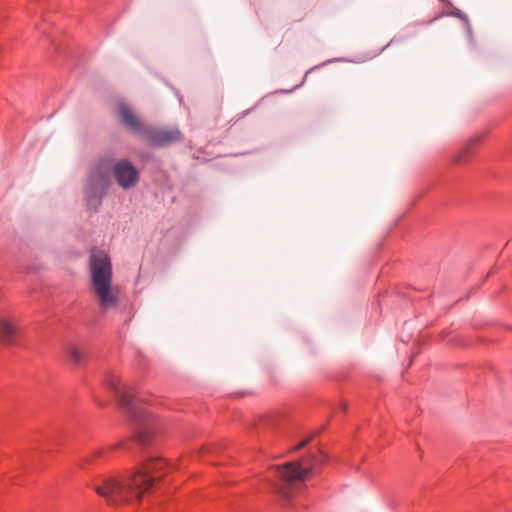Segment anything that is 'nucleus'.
I'll return each instance as SVG.
<instances>
[{"label":"nucleus","mask_w":512,"mask_h":512,"mask_svg":"<svg viewBox=\"0 0 512 512\" xmlns=\"http://www.w3.org/2000/svg\"><path fill=\"white\" fill-rule=\"evenodd\" d=\"M104 380L113 394L118 409L133 427L131 438L121 446L140 455L137 467L127 477L104 479L96 489L108 505L120 506L138 501L146 493L156 489L168 473L179 469L180 466L166 459L155 449L156 428L150 414L142 407L141 397L122 385L114 376L106 375Z\"/></svg>","instance_id":"f257e3e1"},{"label":"nucleus","mask_w":512,"mask_h":512,"mask_svg":"<svg viewBox=\"0 0 512 512\" xmlns=\"http://www.w3.org/2000/svg\"><path fill=\"white\" fill-rule=\"evenodd\" d=\"M141 171L128 157L115 159L111 155L101 156L90 169L84 189L87 209L97 212L112 184V179L124 191L136 187Z\"/></svg>","instance_id":"f03ea898"},{"label":"nucleus","mask_w":512,"mask_h":512,"mask_svg":"<svg viewBox=\"0 0 512 512\" xmlns=\"http://www.w3.org/2000/svg\"><path fill=\"white\" fill-rule=\"evenodd\" d=\"M314 447L317 448L318 443L311 446L300 458L273 465L269 469L266 476L269 488L282 506H297L294 494L305 486V482L315 475L321 464L326 461L327 456L322 451L318 450L319 455L312 452Z\"/></svg>","instance_id":"7ed1b4c3"},{"label":"nucleus","mask_w":512,"mask_h":512,"mask_svg":"<svg viewBox=\"0 0 512 512\" xmlns=\"http://www.w3.org/2000/svg\"><path fill=\"white\" fill-rule=\"evenodd\" d=\"M254 430L258 438L266 442L274 438L283 439L286 442V452L306 447L314 441L316 436V433L302 428L288 412L261 418Z\"/></svg>","instance_id":"20e7f679"},{"label":"nucleus","mask_w":512,"mask_h":512,"mask_svg":"<svg viewBox=\"0 0 512 512\" xmlns=\"http://www.w3.org/2000/svg\"><path fill=\"white\" fill-rule=\"evenodd\" d=\"M121 124L137 136L143 137L150 146L164 147L178 141L181 132L178 128L158 129L145 125L124 102L118 104Z\"/></svg>","instance_id":"39448f33"},{"label":"nucleus","mask_w":512,"mask_h":512,"mask_svg":"<svg viewBox=\"0 0 512 512\" xmlns=\"http://www.w3.org/2000/svg\"><path fill=\"white\" fill-rule=\"evenodd\" d=\"M92 287L112 285V265L110 257L104 252H92L89 261Z\"/></svg>","instance_id":"423d86ee"},{"label":"nucleus","mask_w":512,"mask_h":512,"mask_svg":"<svg viewBox=\"0 0 512 512\" xmlns=\"http://www.w3.org/2000/svg\"><path fill=\"white\" fill-rule=\"evenodd\" d=\"M20 340L18 327L8 318L0 316V343L3 345H17Z\"/></svg>","instance_id":"0eeeda50"},{"label":"nucleus","mask_w":512,"mask_h":512,"mask_svg":"<svg viewBox=\"0 0 512 512\" xmlns=\"http://www.w3.org/2000/svg\"><path fill=\"white\" fill-rule=\"evenodd\" d=\"M94 292L98 296L100 308L105 311L114 306L118 299L111 291V285H103L93 287Z\"/></svg>","instance_id":"6e6552de"},{"label":"nucleus","mask_w":512,"mask_h":512,"mask_svg":"<svg viewBox=\"0 0 512 512\" xmlns=\"http://www.w3.org/2000/svg\"><path fill=\"white\" fill-rule=\"evenodd\" d=\"M440 1L444 5L450 6L452 8V11L445 12L442 15L456 17V18L460 19L463 22V24H464V28L466 30L467 37L469 39V43L471 45H473V43H474L473 31H472V28H471L468 16L464 12H462L460 9L454 7L449 0H440Z\"/></svg>","instance_id":"1a4fd4ad"},{"label":"nucleus","mask_w":512,"mask_h":512,"mask_svg":"<svg viewBox=\"0 0 512 512\" xmlns=\"http://www.w3.org/2000/svg\"><path fill=\"white\" fill-rule=\"evenodd\" d=\"M353 60H350V59H347V58H332V59H328L318 65H315L313 67H311L309 70L306 71L304 77H303V80L301 81V83L297 84L296 86H294L293 88L291 89H281L279 90L278 92L279 93H284V94H288V93H292L293 91H295L297 88L301 87L303 85V83L306 81V78L308 76V74H310L311 72L323 67V66H326L330 63H333V62H352Z\"/></svg>","instance_id":"9d476101"},{"label":"nucleus","mask_w":512,"mask_h":512,"mask_svg":"<svg viewBox=\"0 0 512 512\" xmlns=\"http://www.w3.org/2000/svg\"><path fill=\"white\" fill-rule=\"evenodd\" d=\"M47 38L55 53H57L60 57H64L66 60L74 57L75 52L71 47L61 43L52 35H47Z\"/></svg>","instance_id":"9b49d317"},{"label":"nucleus","mask_w":512,"mask_h":512,"mask_svg":"<svg viewBox=\"0 0 512 512\" xmlns=\"http://www.w3.org/2000/svg\"><path fill=\"white\" fill-rule=\"evenodd\" d=\"M67 356L75 365H82L89 357V353L75 345L69 344L66 350Z\"/></svg>","instance_id":"f8f14e48"},{"label":"nucleus","mask_w":512,"mask_h":512,"mask_svg":"<svg viewBox=\"0 0 512 512\" xmlns=\"http://www.w3.org/2000/svg\"><path fill=\"white\" fill-rule=\"evenodd\" d=\"M208 453L221 456L218 463H234L236 460L226 445H219L209 449Z\"/></svg>","instance_id":"ddd939ff"},{"label":"nucleus","mask_w":512,"mask_h":512,"mask_svg":"<svg viewBox=\"0 0 512 512\" xmlns=\"http://www.w3.org/2000/svg\"><path fill=\"white\" fill-rule=\"evenodd\" d=\"M325 407L328 413H346L348 404L345 400H339L337 403H326Z\"/></svg>","instance_id":"4468645a"},{"label":"nucleus","mask_w":512,"mask_h":512,"mask_svg":"<svg viewBox=\"0 0 512 512\" xmlns=\"http://www.w3.org/2000/svg\"><path fill=\"white\" fill-rule=\"evenodd\" d=\"M470 154H471V148L466 147L461 153L454 155L452 160L456 164H461L466 161V159L470 156Z\"/></svg>","instance_id":"2eb2a0df"},{"label":"nucleus","mask_w":512,"mask_h":512,"mask_svg":"<svg viewBox=\"0 0 512 512\" xmlns=\"http://www.w3.org/2000/svg\"><path fill=\"white\" fill-rule=\"evenodd\" d=\"M399 41H400V39H399V38H397L396 36H395V37H393V38L389 41V43H387L384 47H382V48H381L377 53H375V54L371 55V56L369 57V59H372L373 57H375V56L379 55V54H380L381 52H383L387 47H389L390 45H392V44H394V43H396V42H399Z\"/></svg>","instance_id":"dca6fc26"},{"label":"nucleus","mask_w":512,"mask_h":512,"mask_svg":"<svg viewBox=\"0 0 512 512\" xmlns=\"http://www.w3.org/2000/svg\"><path fill=\"white\" fill-rule=\"evenodd\" d=\"M5 19V7L0 3V23Z\"/></svg>","instance_id":"f3484780"},{"label":"nucleus","mask_w":512,"mask_h":512,"mask_svg":"<svg viewBox=\"0 0 512 512\" xmlns=\"http://www.w3.org/2000/svg\"><path fill=\"white\" fill-rule=\"evenodd\" d=\"M101 455H102V452L101 451H97L93 455H91V456H89L87 458V462H90V461H92L93 458L100 457Z\"/></svg>","instance_id":"a211bd4d"},{"label":"nucleus","mask_w":512,"mask_h":512,"mask_svg":"<svg viewBox=\"0 0 512 512\" xmlns=\"http://www.w3.org/2000/svg\"><path fill=\"white\" fill-rule=\"evenodd\" d=\"M58 435H59V432L55 431V432H53L52 435H45L44 437L47 438V439L48 438H56V437H58Z\"/></svg>","instance_id":"6ab92c4d"},{"label":"nucleus","mask_w":512,"mask_h":512,"mask_svg":"<svg viewBox=\"0 0 512 512\" xmlns=\"http://www.w3.org/2000/svg\"><path fill=\"white\" fill-rule=\"evenodd\" d=\"M409 338H410V336H407V337H406V336H404V335H401V336H400V341H401V342H403V343H406V342H408V341H409Z\"/></svg>","instance_id":"aec40b11"},{"label":"nucleus","mask_w":512,"mask_h":512,"mask_svg":"<svg viewBox=\"0 0 512 512\" xmlns=\"http://www.w3.org/2000/svg\"><path fill=\"white\" fill-rule=\"evenodd\" d=\"M249 113H250V110H246V111L243 112V115L245 116V115H247Z\"/></svg>","instance_id":"412c9836"},{"label":"nucleus","mask_w":512,"mask_h":512,"mask_svg":"<svg viewBox=\"0 0 512 512\" xmlns=\"http://www.w3.org/2000/svg\"><path fill=\"white\" fill-rule=\"evenodd\" d=\"M404 297H407V298H409V299H411V298H412V297H411V295H404Z\"/></svg>","instance_id":"4be33fe9"}]
</instances>
